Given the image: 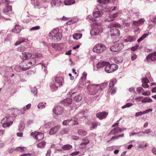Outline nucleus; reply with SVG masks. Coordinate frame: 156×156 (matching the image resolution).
I'll use <instances>...</instances> for the list:
<instances>
[{
  "label": "nucleus",
  "instance_id": "obj_30",
  "mask_svg": "<svg viewBox=\"0 0 156 156\" xmlns=\"http://www.w3.org/2000/svg\"><path fill=\"white\" fill-rule=\"evenodd\" d=\"M107 62H101L98 63L96 65L97 68L98 69L102 68L103 67L105 66L106 65Z\"/></svg>",
  "mask_w": 156,
  "mask_h": 156
},
{
  "label": "nucleus",
  "instance_id": "obj_42",
  "mask_svg": "<svg viewBox=\"0 0 156 156\" xmlns=\"http://www.w3.org/2000/svg\"><path fill=\"white\" fill-rule=\"evenodd\" d=\"M107 83H103L100 84H97V86H99L98 90H103L107 86Z\"/></svg>",
  "mask_w": 156,
  "mask_h": 156
},
{
  "label": "nucleus",
  "instance_id": "obj_41",
  "mask_svg": "<svg viewBox=\"0 0 156 156\" xmlns=\"http://www.w3.org/2000/svg\"><path fill=\"white\" fill-rule=\"evenodd\" d=\"M78 19L76 17L73 18L70 20L67 23V24L68 25H70L71 24H73L78 21Z\"/></svg>",
  "mask_w": 156,
  "mask_h": 156
},
{
  "label": "nucleus",
  "instance_id": "obj_46",
  "mask_svg": "<svg viewBox=\"0 0 156 156\" xmlns=\"http://www.w3.org/2000/svg\"><path fill=\"white\" fill-rule=\"evenodd\" d=\"M82 95L80 94H79L75 97L74 98V100L75 101L78 102L82 100Z\"/></svg>",
  "mask_w": 156,
  "mask_h": 156
},
{
  "label": "nucleus",
  "instance_id": "obj_32",
  "mask_svg": "<svg viewBox=\"0 0 156 156\" xmlns=\"http://www.w3.org/2000/svg\"><path fill=\"white\" fill-rule=\"evenodd\" d=\"M21 30V27L17 25H16L14 28L12 30V32H14L15 33H18L20 32Z\"/></svg>",
  "mask_w": 156,
  "mask_h": 156
},
{
  "label": "nucleus",
  "instance_id": "obj_14",
  "mask_svg": "<svg viewBox=\"0 0 156 156\" xmlns=\"http://www.w3.org/2000/svg\"><path fill=\"white\" fill-rule=\"evenodd\" d=\"M63 112V108L59 106H55L53 109V113L57 115L61 114Z\"/></svg>",
  "mask_w": 156,
  "mask_h": 156
},
{
  "label": "nucleus",
  "instance_id": "obj_50",
  "mask_svg": "<svg viewBox=\"0 0 156 156\" xmlns=\"http://www.w3.org/2000/svg\"><path fill=\"white\" fill-rule=\"evenodd\" d=\"M143 97H138L135 99V101L138 104H141L142 103V99L143 98Z\"/></svg>",
  "mask_w": 156,
  "mask_h": 156
},
{
  "label": "nucleus",
  "instance_id": "obj_39",
  "mask_svg": "<svg viewBox=\"0 0 156 156\" xmlns=\"http://www.w3.org/2000/svg\"><path fill=\"white\" fill-rule=\"evenodd\" d=\"M72 146L70 144H66L63 146L62 147V149L64 151L69 150L71 149Z\"/></svg>",
  "mask_w": 156,
  "mask_h": 156
},
{
  "label": "nucleus",
  "instance_id": "obj_5",
  "mask_svg": "<svg viewBox=\"0 0 156 156\" xmlns=\"http://www.w3.org/2000/svg\"><path fill=\"white\" fill-rule=\"evenodd\" d=\"M36 62V61L34 59H31L30 61L28 63H26L24 61H22L21 63V65L23 71H25L29 69L31 66L34 65Z\"/></svg>",
  "mask_w": 156,
  "mask_h": 156
},
{
  "label": "nucleus",
  "instance_id": "obj_56",
  "mask_svg": "<svg viewBox=\"0 0 156 156\" xmlns=\"http://www.w3.org/2000/svg\"><path fill=\"white\" fill-rule=\"evenodd\" d=\"M133 105V104L132 103H126L125 105L122 107L121 108L124 109L126 108H129Z\"/></svg>",
  "mask_w": 156,
  "mask_h": 156
},
{
  "label": "nucleus",
  "instance_id": "obj_20",
  "mask_svg": "<svg viewBox=\"0 0 156 156\" xmlns=\"http://www.w3.org/2000/svg\"><path fill=\"white\" fill-rule=\"evenodd\" d=\"M69 126H73L79 124L78 118L75 117H73L71 119H69Z\"/></svg>",
  "mask_w": 156,
  "mask_h": 156
},
{
  "label": "nucleus",
  "instance_id": "obj_9",
  "mask_svg": "<svg viewBox=\"0 0 156 156\" xmlns=\"http://www.w3.org/2000/svg\"><path fill=\"white\" fill-rule=\"evenodd\" d=\"M106 48V46L101 43L97 44L93 48V51L97 53H100L103 51Z\"/></svg>",
  "mask_w": 156,
  "mask_h": 156
},
{
  "label": "nucleus",
  "instance_id": "obj_4",
  "mask_svg": "<svg viewBox=\"0 0 156 156\" xmlns=\"http://www.w3.org/2000/svg\"><path fill=\"white\" fill-rule=\"evenodd\" d=\"M120 27L119 23H112L108 25V27L110 29L111 34H117L120 35V33L119 30L116 28H119Z\"/></svg>",
  "mask_w": 156,
  "mask_h": 156
},
{
  "label": "nucleus",
  "instance_id": "obj_63",
  "mask_svg": "<svg viewBox=\"0 0 156 156\" xmlns=\"http://www.w3.org/2000/svg\"><path fill=\"white\" fill-rule=\"evenodd\" d=\"M51 125V123L50 122H48L44 124V126L46 128H48L50 127Z\"/></svg>",
  "mask_w": 156,
  "mask_h": 156
},
{
  "label": "nucleus",
  "instance_id": "obj_36",
  "mask_svg": "<svg viewBox=\"0 0 156 156\" xmlns=\"http://www.w3.org/2000/svg\"><path fill=\"white\" fill-rule=\"evenodd\" d=\"M141 80L142 86L144 88H148L149 86L147 83H149V81H147V80H145V79H142Z\"/></svg>",
  "mask_w": 156,
  "mask_h": 156
},
{
  "label": "nucleus",
  "instance_id": "obj_8",
  "mask_svg": "<svg viewBox=\"0 0 156 156\" xmlns=\"http://www.w3.org/2000/svg\"><path fill=\"white\" fill-rule=\"evenodd\" d=\"M124 47L122 43L116 42L110 48V50L112 51L117 52L121 50Z\"/></svg>",
  "mask_w": 156,
  "mask_h": 156
},
{
  "label": "nucleus",
  "instance_id": "obj_37",
  "mask_svg": "<svg viewBox=\"0 0 156 156\" xmlns=\"http://www.w3.org/2000/svg\"><path fill=\"white\" fill-rule=\"evenodd\" d=\"M82 34L81 33H76L74 34L73 36V37L74 39L76 40H78L80 39L82 37Z\"/></svg>",
  "mask_w": 156,
  "mask_h": 156
},
{
  "label": "nucleus",
  "instance_id": "obj_54",
  "mask_svg": "<svg viewBox=\"0 0 156 156\" xmlns=\"http://www.w3.org/2000/svg\"><path fill=\"white\" fill-rule=\"evenodd\" d=\"M110 0H97L98 2H102L104 5L103 7L105 6L106 4Z\"/></svg>",
  "mask_w": 156,
  "mask_h": 156
},
{
  "label": "nucleus",
  "instance_id": "obj_31",
  "mask_svg": "<svg viewBox=\"0 0 156 156\" xmlns=\"http://www.w3.org/2000/svg\"><path fill=\"white\" fill-rule=\"evenodd\" d=\"M100 124L98 122H93L90 125V130H92L96 128L98 126L100 125Z\"/></svg>",
  "mask_w": 156,
  "mask_h": 156
},
{
  "label": "nucleus",
  "instance_id": "obj_7",
  "mask_svg": "<svg viewBox=\"0 0 156 156\" xmlns=\"http://www.w3.org/2000/svg\"><path fill=\"white\" fill-rule=\"evenodd\" d=\"M103 30L101 25H98L97 23L94 24V27L90 31L91 35L95 36L101 33Z\"/></svg>",
  "mask_w": 156,
  "mask_h": 156
},
{
  "label": "nucleus",
  "instance_id": "obj_26",
  "mask_svg": "<svg viewBox=\"0 0 156 156\" xmlns=\"http://www.w3.org/2000/svg\"><path fill=\"white\" fill-rule=\"evenodd\" d=\"M72 102V100L70 98H66L62 101V103L65 105H68L71 104Z\"/></svg>",
  "mask_w": 156,
  "mask_h": 156
},
{
  "label": "nucleus",
  "instance_id": "obj_24",
  "mask_svg": "<svg viewBox=\"0 0 156 156\" xmlns=\"http://www.w3.org/2000/svg\"><path fill=\"white\" fill-rule=\"evenodd\" d=\"M50 89L52 91H55L57 90L58 86L54 81L51 83L49 85Z\"/></svg>",
  "mask_w": 156,
  "mask_h": 156
},
{
  "label": "nucleus",
  "instance_id": "obj_33",
  "mask_svg": "<svg viewBox=\"0 0 156 156\" xmlns=\"http://www.w3.org/2000/svg\"><path fill=\"white\" fill-rule=\"evenodd\" d=\"M136 39V37H135L129 36L127 37L125 40V41L126 42H131L134 41Z\"/></svg>",
  "mask_w": 156,
  "mask_h": 156
},
{
  "label": "nucleus",
  "instance_id": "obj_11",
  "mask_svg": "<svg viewBox=\"0 0 156 156\" xmlns=\"http://www.w3.org/2000/svg\"><path fill=\"white\" fill-rule=\"evenodd\" d=\"M31 3L35 9H40L43 7V2L44 0H30Z\"/></svg>",
  "mask_w": 156,
  "mask_h": 156
},
{
  "label": "nucleus",
  "instance_id": "obj_29",
  "mask_svg": "<svg viewBox=\"0 0 156 156\" xmlns=\"http://www.w3.org/2000/svg\"><path fill=\"white\" fill-rule=\"evenodd\" d=\"M85 111H82L80 113H79L78 115L76 116L75 117L77 118H78V121L80 120V119H84L86 118V117L84 116H83V115L85 114Z\"/></svg>",
  "mask_w": 156,
  "mask_h": 156
},
{
  "label": "nucleus",
  "instance_id": "obj_16",
  "mask_svg": "<svg viewBox=\"0 0 156 156\" xmlns=\"http://www.w3.org/2000/svg\"><path fill=\"white\" fill-rule=\"evenodd\" d=\"M59 87L62 85L64 83L63 79L62 77H57L55 78L54 81Z\"/></svg>",
  "mask_w": 156,
  "mask_h": 156
},
{
  "label": "nucleus",
  "instance_id": "obj_62",
  "mask_svg": "<svg viewBox=\"0 0 156 156\" xmlns=\"http://www.w3.org/2000/svg\"><path fill=\"white\" fill-rule=\"evenodd\" d=\"M124 135V134H122L121 135H118V136H113L112 137V138H111V140H113V139H118V138L119 137H122Z\"/></svg>",
  "mask_w": 156,
  "mask_h": 156
},
{
  "label": "nucleus",
  "instance_id": "obj_47",
  "mask_svg": "<svg viewBox=\"0 0 156 156\" xmlns=\"http://www.w3.org/2000/svg\"><path fill=\"white\" fill-rule=\"evenodd\" d=\"M46 145V143L45 141H42L37 144V147L38 148H44Z\"/></svg>",
  "mask_w": 156,
  "mask_h": 156
},
{
  "label": "nucleus",
  "instance_id": "obj_58",
  "mask_svg": "<svg viewBox=\"0 0 156 156\" xmlns=\"http://www.w3.org/2000/svg\"><path fill=\"white\" fill-rule=\"evenodd\" d=\"M109 90H110L111 94L112 95H113L115 94L116 92L117 88L116 87H114L112 88H109Z\"/></svg>",
  "mask_w": 156,
  "mask_h": 156
},
{
  "label": "nucleus",
  "instance_id": "obj_12",
  "mask_svg": "<svg viewBox=\"0 0 156 156\" xmlns=\"http://www.w3.org/2000/svg\"><path fill=\"white\" fill-rule=\"evenodd\" d=\"M30 134L35 139L38 140H42L44 137L43 134L38 132H32Z\"/></svg>",
  "mask_w": 156,
  "mask_h": 156
},
{
  "label": "nucleus",
  "instance_id": "obj_44",
  "mask_svg": "<svg viewBox=\"0 0 156 156\" xmlns=\"http://www.w3.org/2000/svg\"><path fill=\"white\" fill-rule=\"evenodd\" d=\"M46 103L45 102H41L39 103L37 105L38 108L40 109H42L44 108L45 107Z\"/></svg>",
  "mask_w": 156,
  "mask_h": 156
},
{
  "label": "nucleus",
  "instance_id": "obj_23",
  "mask_svg": "<svg viewBox=\"0 0 156 156\" xmlns=\"http://www.w3.org/2000/svg\"><path fill=\"white\" fill-rule=\"evenodd\" d=\"M108 115V113L106 112H100L96 114L98 118L100 119L105 118Z\"/></svg>",
  "mask_w": 156,
  "mask_h": 156
},
{
  "label": "nucleus",
  "instance_id": "obj_13",
  "mask_svg": "<svg viewBox=\"0 0 156 156\" xmlns=\"http://www.w3.org/2000/svg\"><path fill=\"white\" fill-rule=\"evenodd\" d=\"M146 61L149 62L151 61H154L156 60V51L149 54L145 59Z\"/></svg>",
  "mask_w": 156,
  "mask_h": 156
},
{
  "label": "nucleus",
  "instance_id": "obj_61",
  "mask_svg": "<svg viewBox=\"0 0 156 156\" xmlns=\"http://www.w3.org/2000/svg\"><path fill=\"white\" fill-rule=\"evenodd\" d=\"M136 90L138 94H140L144 91V89L141 87H137Z\"/></svg>",
  "mask_w": 156,
  "mask_h": 156
},
{
  "label": "nucleus",
  "instance_id": "obj_60",
  "mask_svg": "<svg viewBox=\"0 0 156 156\" xmlns=\"http://www.w3.org/2000/svg\"><path fill=\"white\" fill-rule=\"evenodd\" d=\"M26 48L25 47L20 46L17 48V51L20 52H22L25 50Z\"/></svg>",
  "mask_w": 156,
  "mask_h": 156
},
{
  "label": "nucleus",
  "instance_id": "obj_22",
  "mask_svg": "<svg viewBox=\"0 0 156 156\" xmlns=\"http://www.w3.org/2000/svg\"><path fill=\"white\" fill-rule=\"evenodd\" d=\"M126 129V128H116L111 130L109 133V134L110 135L112 134H115L119 133H121L122 131Z\"/></svg>",
  "mask_w": 156,
  "mask_h": 156
},
{
  "label": "nucleus",
  "instance_id": "obj_27",
  "mask_svg": "<svg viewBox=\"0 0 156 156\" xmlns=\"http://www.w3.org/2000/svg\"><path fill=\"white\" fill-rule=\"evenodd\" d=\"M9 68L10 69H11V70H12L13 69H14L16 72H20L21 71H23L21 65H16V66H13L9 67Z\"/></svg>",
  "mask_w": 156,
  "mask_h": 156
},
{
  "label": "nucleus",
  "instance_id": "obj_18",
  "mask_svg": "<svg viewBox=\"0 0 156 156\" xmlns=\"http://www.w3.org/2000/svg\"><path fill=\"white\" fill-rule=\"evenodd\" d=\"M51 47L58 51H61L63 48V44L62 43H52Z\"/></svg>",
  "mask_w": 156,
  "mask_h": 156
},
{
  "label": "nucleus",
  "instance_id": "obj_19",
  "mask_svg": "<svg viewBox=\"0 0 156 156\" xmlns=\"http://www.w3.org/2000/svg\"><path fill=\"white\" fill-rule=\"evenodd\" d=\"M60 128L61 126H56L50 129L49 134L51 135H54L55 134Z\"/></svg>",
  "mask_w": 156,
  "mask_h": 156
},
{
  "label": "nucleus",
  "instance_id": "obj_38",
  "mask_svg": "<svg viewBox=\"0 0 156 156\" xmlns=\"http://www.w3.org/2000/svg\"><path fill=\"white\" fill-rule=\"evenodd\" d=\"M74 0H65L64 1V4L66 5H71L75 3Z\"/></svg>",
  "mask_w": 156,
  "mask_h": 156
},
{
  "label": "nucleus",
  "instance_id": "obj_3",
  "mask_svg": "<svg viewBox=\"0 0 156 156\" xmlns=\"http://www.w3.org/2000/svg\"><path fill=\"white\" fill-rule=\"evenodd\" d=\"M14 117L12 116H6L3 118L1 123L4 128L9 127L13 123Z\"/></svg>",
  "mask_w": 156,
  "mask_h": 156
},
{
  "label": "nucleus",
  "instance_id": "obj_59",
  "mask_svg": "<svg viewBox=\"0 0 156 156\" xmlns=\"http://www.w3.org/2000/svg\"><path fill=\"white\" fill-rule=\"evenodd\" d=\"M40 28V27L39 26H36L32 27L30 29V30L31 31H34L39 30Z\"/></svg>",
  "mask_w": 156,
  "mask_h": 156
},
{
  "label": "nucleus",
  "instance_id": "obj_17",
  "mask_svg": "<svg viewBox=\"0 0 156 156\" xmlns=\"http://www.w3.org/2000/svg\"><path fill=\"white\" fill-rule=\"evenodd\" d=\"M32 55L31 53L28 52H23L20 55V58L23 60H26L29 59L31 57Z\"/></svg>",
  "mask_w": 156,
  "mask_h": 156
},
{
  "label": "nucleus",
  "instance_id": "obj_35",
  "mask_svg": "<svg viewBox=\"0 0 156 156\" xmlns=\"http://www.w3.org/2000/svg\"><path fill=\"white\" fill-rule=\"evenodd\" d=\"M117 81V80L115 78H113L111 80L109 83V88H113L114 85L116 83Z\"/></svg>",
  "mask_w": 156,
  "mask_h": 156
},
{
  "label": "nucleus",
  "instance_id": "obj_15",
  "mask_svg": "<svg viewBox=\"0 0 156 156\" xmlns=\"http://www.w3.org/2000/svg\"><path fill=\"white\" fill-rule=\"evenodd\" d=\"M50 3L52 7H58L61 5L62 2L61 0H52Z\"/></svg>",
  "mask_w": 156,
  "mask_h": 156
},
{
  "label": "nucleus",
  "instance_id": "obj_1",
  "mask_svg": "<svg viewBox=\"0 0 156 156\" xmlns=\"http://www.w3.org/2000/svg\"><path fill=\"white\" fill-rule=\"evenodd\" d=\"M98 2L99 3L97 7V10L93 12V17H92L91 16L89 15L87 16V20L91 21L92 22H94L98 20L103 14V12L101 10L107 9L106 10V11L111 12L112 11L117 10L118 9V8L117 6L114 7L113 8H112V7L110 8H107L106 4L105 6L103 7L104 5L102 2Z\"/></svg>",
  "mask_w": 156,
  "mask_h": 156
},
{
  "label": "nucleus",
  "instance_id": "obj_51",
  "mask_svg": "<svg viewBox=\"0 0 156 156\" xmlns=\"http://www.w3.org/2000/svg\"><path fill=\"white\" fill-rule=\"evenodd\" d=\"M12 36V35L11 34H8L4 39V42H7L10 41L11 39Z\"/></svg>",
  "mask_w": 156,
  "mask_h": 156
},
{
  "label": "nucleus",
  "instance_id": "obj_53",
  "mask_svg": "<svg viewBox=\"0 0 156 156\" xmlns=\"http://www.w3.org/2000/svg\"><path fill=\"white\" fill-rule=\"evenodd\" d=\"M149 35V34H144L141 37H140L137 40V42L139 43L142 41L144 38H145L147 36Z\"/></svg>",
  "mask_w": 156,
  "mask_h": 156
},
{
  "label": "nucleus",
  "instance_id": "obj_45",
  "mask_svg": "<svg viewBox=\"0 0 156 156\" xmlns=\"http://www.w3.org/2000/svg\"><path fill=\"white\" fill-rule=\"evenodd\" d=\"M78 133L79 135L85 136L87 134V132L86 130L84 129H80L78 130Z\"/></svg>",
  "mask_w": 156,
  "mask_h": 156
},
{
  "label": "nucleus",
  "instance_id": "obj_25",
  "mask_svg": "<svg viewBox=\"0 0 156 156\" xmlns=\"http://www.w3.org/2000/svg\"><path fill=\"white\" fill-rule=\"evenodd\" d=\"M153 111V109L152 108H150L144 111L143 112H136L135 115V116L138 117L139 116H141L143 114H145L149 112H152Z\"/></svg>",
  "mask_w": 156,
  "mask_h": 156
},
{
  "label": "nucleus",
  "instance_id": "obj_57",
  "mask_svg": "<svg viewBox=\"0 0 156 156\" xmlns=\"http://www.w3.org/2000/svg\"><path fill=\"white\" fill-rule=\"evenodd\" d=\"M19 41L20 42L21 44H22L23 43L27 44V42L28 41V39L25 38L24 37H23L22 38H20Z\"/></svg>",
  "mask_w": 156,
  "mask_h": 156
},
{
  "label": "nucleus",
  "instance_id": "obj_55",
  "mask_svg": "<svg viewBox=\"0 0 156 156\" xmlns=\"http://www.w3.org/2000/svg\"><path fill=\"white\" fill-rule=\"evenodd\" d=\"M31 92L33 93L35 95H37V89L35 87L31 88Z\"/></svg>",
  "mask_w": 156,
  "mask_h": 156
},
{
  "label": "nucleus",
  "instance_id": "obj_6",
  "mask_svg": "<svg viewBox=\"0 0 156 156\" xmlns=\"http://www.w3.org/2000/svg\"><path fill=\"white\" fill-rule=\"evenodd\" d=\"M118 68V66L115 64H110L109 63L107 62L105 70V71L110 73L116 70Z\"/></svg>",
  "mask_w": 156,
  "mask_h": 156
},
{
  "label": "nucleus",
  "instance_id": "obj_64",
  "mask_svg": "<svg viewBox=\"0 0 156 156\" xmlns=\"http://www.w3.org/2000/svg\"><path fill=\"white\" fill-rule=\"evenodd\" d=\"M62 124L64 126L68 125L69 126V119L64 121L62 122Z\"/></svg>",
  "mask_w": 156,
  "mask_h": 156
},
{
  "label": "nucleus",
  "instance_id": "obj_49",
  "mask_svg": "<svg viewBox=\"0 0 156 156\" xmlns=\"http://www.w3.org/2000/svg\"><path fill=\"white\" fill-rule=\"evenodd\" d=\"M33 57L31 58H34L36 60V59L35 58H41L42 57V55L40 53H36L35 54H34L33 55Z\"/></svg>",
  "mask_w": 156,
  "mask_h": 156
},
{
  "label": "nucleus",
  "instance_id": "obj_2",
  "mask_svg": "<svg viewBox=\"0 0 156 156\" xmlns=\"http://www.w3.org/2000/svg\"><path fill=\"white\" fill-rule=\"evenodd\" d=\"M48 36L51 37L52 41L58 42L61 40L62 34L61 33L59 32L58 29L55 28L49 32Z\"/></svg>",
  "mask_w": 156,
  "mask_h": 156
},
{
  "label": "nucleus",
  "instance_id": "obj_48",
  "mask_svg": "<svg viewBox=\"0 0 156 156\" xmlns=\"http://www.w3.org/2000/svg\"><path fill=\"white\" fill-rule=\"evenodd\" d=\"M115 61L116 63L119 64L123 62V58L121 57H117L115 58Z\"/></svg>",
  "mask_w": 156,
  "mask_h": 156
},
{
  "label": "nucleus",
  "instance_id": "obj_34",
  "mask_svg": "<svg viewBox=\"0 0 156 156\" xmlns=\"http://www.w3.org/2000/svg\"><path fill=\"white\" fill-rule=\"evenodd\" d=\"M82 140L83 142L81 143L80 145L81 146H83L82 147L85 148L86 146L89 143V141L87 138L83 139Z\"/></svg>",
  "mask_w": 156,
  "mask_h": 156
},
{
  "label": "nucleus",
  "instance_id": "obj_10",
  "mask_svg": "<svg viewBox=\"0 0 156 156\" xmlns=\"http://www.w3.org/2000/svg\"><path fill=\"white\" fill-rule=\"evenodd\" d=\"M98 87L99 86H97V84H91L88 85L87 90L90 94L94 95L99 90Z\"/></svg>",
  "mask_w": 156,
  "mask_h": 156
},
{
  "label": "nucleus",
  "instance_id": "obj_28",
  "mask_svg": "<svg viewBox=\"0 0 156 156\" xmlns=\"http://www.w3.org/2000/svg\"><path fill=\"white\" fill-rule=\"evenodd\" d=\"M119 13L118 12H116L113 14H109L108 17L111 19L109 20V19H107L106 20L108 22H110L111 21H113V19L115 18L118 16Z\"/></svg>",
  "mask_w": 156,
  "mask_h": 156
},
{
  "label": "nucleus",
  "instance_id": "obj_43",
  "mask_svg": "<svg viewBox=\"0 0 156 156\" xmlns=\"http://www.w3.org/2000/svg\"><path fill=\"white\" fill-rule=\"evenodd\" d=\"M143 79H145V80H147L148 81H149V80L150 81L153 80V79L151 76V74L149 72L147 73L145 75V77Z\"/></svg>",
  "mask_w": 156,
  "mask_h": 156
},
{
  "label": "nucleus",
  "instance_id": "obj_40",
  "mask_svg": "<svg viewBox=\"0 0 156 156\" xmlns=\"http://www.w3.org/2000/svg\"><path fill=\"white\" fill-rule=\"evenodd\" d=\"M153 101L152 99L148 97L144 98L142 100V103H150Z\"/></svg>",
  "mask_w": 156,
  "mask_h": 156
},
{
  "label": "nucleus",
  "instance_id": "obj_52",
  "mask_svg": "<svg viewBox=\"0 0 156 156\" xmlns=\"http://www.w3.org/2000/svg\"><path fill=\"white\" fill-rule=\"evenodd\" d=\"M24 123L23 122H21L19 125V131H23L24 129Z\"/></svg>",
  "mask_w": 156,
  "mask_h": 156
},
{
  "label": "nucleus",
  "instance_id": "obj_21",
  "mask_svg": "<svg viewBox=\"0 0 156 156\" xmlns=\"http://www.w3.org/2000/svg\"><path fill=\"white\" fill-rule=\"evenodd\" d=\"M12 10V7L10 5H7L4 8L3 12L5 14L9 16L11 13Z\"/></svg>",
  "mask_w": 156,
  "mask_h": 156
}]
</instances>
